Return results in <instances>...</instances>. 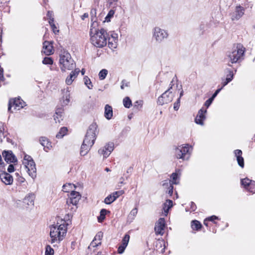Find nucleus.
<instances>
[{"label":"nucleus","mask_w":255,"mask_h":255,"mask_svg":"<svg viewBox=\"0 0 255 255\" xmlns=\"http://www.w3.org/2000/svg\"><path fill=\"white\" fill-rule=\"evenodd\" d=\"M65 221L62 219L50 226V243L55 247L59 244L66 235L67 228Z\"/></svg>","instance_id":"1"},{"label":"nucleus","mask_w":255,"mask_h":255,"mask_svg":"<svg viewBox=\"0 0 255 255\" xmlns=\"http://www.w3.org/2000/svg\"><path fill=\"white\" fill-rule=\"evenodd\" d=\"M90 34L91 42L94 46L102 48L107 45L108 32L104 28L97 30L91 28Z\"/></svg>","instance_id":"2"},{"label":"nucleus","mask_w":255,"mask_h":255,"mask_svg":"<svg viewBox=\"0 0 255 255\" xmlns=\"http://www.w3.org/2000/svg\"><path fill=\"white\" fill-rule=\"evenodd\" d=\"M245 48L241 44H238L232 49V51L229 52L227 55V59L229 61V66H231V64L236 63L242 59Z\"/></svg>","instance_id":"3"},{"label":"nucleus","mask_w":255,"mask_h":255,"mask_svg":"<svg viewBox=\"0 0 255 255\" xmlns=\"http://www.w3.org/2000/svg\"><path fill=\"white\" fill-rule=\"evenodd\" d=\"M59 64L60 69L63 72L66 70H71L76 66V64L70 54L66 51H64L60 55Z\"/></svg>","instance_id":"4"},{"label":"nucleus","mask_w":255,"mask_h":255,"mask_svg":"<svg viewBox=\"0 0 255 255\" xmlns=\"http://www.w3.org/2000/svg\"><path fill=\"white\" fill-rule=\"evenodd\" d=\"M22 164L27 169L26 171L28 175L32 179H34L36 177V168L35 163L32 158L30 156L25 154Z\"/></svg>","instance_id":"5"},{"label":"nucleus","mask_w":255,"mask_h":255,"mask_svg":"<svg viewBox=\"0 0 255 255\" xmlns=\"http://www.w3.org/2000/svg\"><path fill=\"white\" fill-rule=\"evenodd\" d=\"M189 144L180 145L175 147L174 148L175 156L177 159H182V160H188L189 158L190 152Z\"/></svg>","instance_id":"6"},{"label":"nucleus","mask_w":255,"mask_h":255,"mask_svg":"<svg viewBox=\"0 0 255 255\" xmlns=\"http://www.w3.org/2000/svg\"><path fill=\"white\" fill-rule=\"evenodd\" d=\"M97 125L95 123H93L89 126L83 140L84 143L92 142V145L94 144L97 133Z\"/></svg>","instance_id":"7"},{"label":"nucleus","mask_w":255,"mask_h":255,"mask_svg":"<svg viewBox=\"0 0 255 255\" xmlns=\"http://www.w3.org/2000/svg\"><path fill=\"white\" fill-rule=\"evenodd\" d=\"M168 36L167 30L155 27L153 30V38L157 43H161Z\"/></svg>","instance_id":"8"},{"label":"nucleus","mask_w":255,"mask_h":255,"mask_svg":"<svg viewBox=\"0 0 255 255\" xmlns=\"http://www.w3.org/2000/svg\"><path fill=\"white\" fill-rule=\"evenodd\" d=\"M171 88L172 86L158 97L157 100L158 105L162 106L164 104H167L172 101L173 96L172 92H170V89Z\"/></svg>","instance_id":"9"},{"label":"nucleus","mask_w":255,"mask_h":255,"mask_svg":"<svg viewBox=\"0 0 255 255\" xmlns=\"http://www.w3.org/2000/svg\"><path fill=\"white\" fill-rule=\"evenodd\" d=\"M25 105V102L20 98H15L9 100L8 111L12 112L11 108L13 107L14 110H19L23 108Z\"/></svg>","instance_id":"10"},{"label":"nucleus","mask_w":255,"mask_h":255,"mask_svg":"<svg viewBox=\"0 0 255 255\" xmlns=\"http://www.w3.org/2000/svg\"><path fill=\"white\" fill-rule=\"evenodd\" d=\"M107 41H108V46L110 48L112 49L116 48L118 41V34L113 31L108 33Z\"/></svg>","instance_id":"11"},{"label":"nucleus","mask_w":255,"mask_h":255,"mask_svg":"<svg viewBox=\"0 0 255 255\" xmlns=\"http://www.w3.org/2000/svg\"><path fill=\"white\" fill-rule=\"evenodd\" d=\"M114 146L113 143H108L104 147L99 149L98 153L102 155L104 158H106L109 156L112 151L114 150Z\"/></svg>","instance_id":"12"},{"label":"nucleus","mask_w":255,"mask_h":255,"mask_svg":"<svg viewBox=\"0 0 255 255\" xmlns=\"http://www.w3.org/2000/svg\"><path fill=\"white\" fill-rule=\"evenodd\" d=\"M241 184L249 192L255 193V181L246 178L241 180Z\"/></svg>","instance_id":"13"},{"label":"nucleus","mask_w":255,"mask_h":255,"mask_svg":"<svg viewBox=\"0 0 255 255\" xmlns=\"http://www.w3.org/2000/svg\"><path fill=\"white\" fill-rule=\"evenodd\" d=\"M165 226V219L163 218H160L158 219V221L155 223L154 231L157 235H162L164 233V229Z\"/></svg>","instance_id":"14"},{"label":"nucleus","mask_w":255,"mask_h":255,"mask_svg":"<svg viewBox=\"0 0 255 255\" xmlns=\"http://www.w3.org/2000/svg\"><path fill=\"white\" fill-rule=\"evenodd\" d=\"M81 197V195L79 192L72 191L69 196V199L67 201V204L68 205L71 204L73 205H76L78 203Z\"/></svg>","instance_id":"15"},{"label":"nucleus","mask_w":255,"mask_h":255,"mask_svg":"<svg viewBox=\"0 0 255 255\" xmlns=\"http://www.w3.org/2000/svg\"><path fill=\"white\" fill-rule=\"evenodd\" d=\"M245 9L241 5L236 6L235 11L231 13V18L232 20H239L244 14Z\"/></svg>","instance_id":"16"},{"label":"nucleus","mask_w":255,"mask_h":255,"mask_svg":"<svg viewBox=\"0 0 255 255\" xmlns=\"http://www.w3.org/2000/svg\"><path fill=\"white\" fill-rule=\"evenodd\" d=\"M0 179L6 185H11L13 181V177L5 171H3L0 173Z\"/></svg>","instance_id":"17"},{"label":"nucleus","mask_w":255,"mask_h":255,"mask_svg":"<svg viewBox=\"0 0 255 255\" xmlns=\"http://www.w3.org/2000/svg\"><path fill=\"white\" fill-rule=\"evenodd\" d=\"M207 112V110L204 108H201L198 113V114L195 119V122L197 124L200 125L201 126L204 125V121L206 119L205 114Z\"/></svg>","instance_id":"18"},{"label":"nucleus","mask_w":255,"mask_h":255,"mask_svg":"<svg viewBox=\"0 0 255 255\" xmlns=\"http://www.w3.org/2000/svg\"><path fill=\"white\" fill-rule=\"evenodd\" d=\"M2 156L5 161L7 163H15L17 162V159L11 151H4Z\"/></svg>","instance_id":"19"},{"label":"nucleus","mask_w":255,"mask_h":255,"mask_svg":"<svg viewBox=\"0 0 255 255\" xmlns=\"http://www.w3.org/2000/svg\"><path fill=\"white\" fill-rule=\"evenodd\" d=\"M80 71L79 68H75L74 71H72L69 76L67 77L65 80L66 84L70 85L72 84L73 81L76 78Z\"/></svg>","instance_id":"20"},{"label":"nucleus","mask_w":255,"mask_h":255,"mask_svg":"<svg viewBox=\"0 0 255 255\" xmlns=\"http://www.w3.org/2000/svg\"><path fill=\"white\" fill-rule=\"evenodd\" d=\"M129 235L126 234L122 240V244L119 247L118 252L120 254H123L127 248L129 240Z\"/></svg>","instance_id":"21"},{"label":"nucleus","mask_w":255,"mask_h":255,"mask_svg":"<svg viewBox=\"0 0 255 255\" xmlns=\"http://www.w3.org/2000/svg\"><path fill=\"white\" fill-rule=\"evenodd\" d=\"M40 143L43 146V149L48 152L52 148L51 142L45 136H41L39 138Z\"/></svg>","instance_id":"22"},{"label":"nucleus","mask_w":255,"mask_h":255,"mask_svg":"<svg viewBox=\"0 0 255 255\" xmlns=\"http://www.w3.org/2000/svg\"><path fill=\"white\" fill-rule=\"evenodd\" d=\"M43 44L42 52L46 55H50L53 53V46L51 43L45 41Z\"/></svg>","instance_id":"23"},{"label":"nucleus","mask_w":255,"mask_h":255,"mask_svg":"<svg viewBox=\"0 0 255 255\" xmlns=\"http://www.w3.org/2000/svg\"><path fill=\"white\" fill-rule=\"evenodd\" d=\"M234 154L237 158L239 165L243 168L244 167V159L242 157V151L240 149H236L234 151Z\"/></svg>","instance_id":"24"},{"label":"nucleus","mask_w":255,"mask_h":255,"mask_svg":"<svg viewBox=\"0 0 255 255\" xmlns=\"http://www.w3.org/2000/svg\"><path fill=\"white\" fill-rule=\"evenodd\" d=\"M92 146V142L91 143H84L83 141V143L81 145L80 154L82 156H85L86 155Z\"/></svg>","instance_id":"25"},{"label":"nucleus","mask_w":255,"mask_h":255,"mask_svg":"<svg viewBox=\"0 0 255 255\" xmlns=\"http://www.w3.org/2000/svg\"><path fill=\"white\" fill-rule=\"evenodd\" d=\"M113 116V111L112 107L108 104L106 105L105 107L104 116L107 120H110Z\"/></svg>","instance_id":"26"},{"label":"nucleus","mask_w":255,"mask_h":255,"mask_svg":"<svg viewBox=\"0 0 255 255\" xmlns=\"http://www.w3.org/2000/svg\"><path fill=\"white\" fill-rule=\"evenodd\" d=\"M34 194H29L24 198L23 202L28 206H32L34 205Z\"/></svg>","instance_id":"27"},{"label":"nucleus","mask_w":255,"mask_h":255,"mask_svg":"<svg viewBox=\"0 0 255 255\" xmlns=\"http://www.w3.org/2000/svg\"><path fill=\"white\" fill-rule=\"evenodd\" d=\"M63 110L62 109H58L55 112V114L54 115V120L55 123H60V121L62 120L63 118Z\"/></svg>","instance_id":"28"},{"label":"nucleus","mask_w":255,"mask_h":255,"mask_svg":"<svg viewBox=\"0 0 255 255\" xmlns=\"http://www.w3.org/2000/svg\"><path fill=\"white\" fill-rule=\"evenodd\" d=\"M180 177V174H179L177 171L176 172L173 173L170 175V184H179V180Z\"/></svg>","instance_id":"29"},{"label":"nucleus","mask_w":255,"mask_h":255,"mask_svg":"<svg viewBox=\"0 0 255 255\" xmlns=\"http://www.w3.org/2000/svg\"><path fill=\"white\" fill-rule=\"evenodd\" d=\"M173 202L171 200H167L163 205V210L165 215H167L169 210L172 207Z\"/></svg>","instance_id":"30"},{"label":"nucleus","mask_w":255,"mask_h":255,"mask_svg":"<svg viewBox=\"0 0 255 255\" xmlns=\"http://www.w3.org/2000/svg\"><path fill=\"white\" fill-rule=\"evenodd\" d=\"M68 129L66 127H62L60 128L59 131L57 133L56 135V137L57 138H61L65 135L67 134Z\"/></svg>","instance_id":"31"},{"label":"nucleus","mask_w":255,"mask_h":255,"mask_svg":"<svg viewBox=\"0 0 255 255\" xmlns=\"http://www.w3.org/2000/svg\"><path fill=\"white\" fill-rule=\"evenodd\" d=\"M191 228L193 230H198L202 227L200 222L197 220L192 221L191 222Z\"/></svg>","instance_id":"32"},{"label":"nucleus","mask_w":255,"mask_h":255,"mask_svg":"<svg viewBox=\"0 0 255 255\" xmlns=\"http://www.w3.org/2000/svg\"><path fill=\"white\" fill-rule=\"evenodd\" d=\"M108 212L106 209H102L100 211V216L98 217V222L102 223L105 219V216Z\"/></svg>","instance_id":"33"},{"label":"nucleus","mask_w":255,"mask_h":255,"mask_svg":"<svg viewBox=\"0 0 255 255\" xmlns=\"http://www.w3.org/2000/svg\"><path fill=\"white\" fill-rule=\"evenodd\" d=\"M75 186L74 184L70 183L64 184L62 187V190L65 192H69L71 190L75 188Z\"/></svg>","instance_id":"34"},{"label":"nucleus","mask_w":255,"mask_h":255,"mask_svg":"<svg viewBox=\"0 0 255 255\" xmlns=\"http://www.w3.org/2000/svg\"><path fill=\"white\" fill-rule=\"evenodd\" d=\"M84 81L85 85L89 89H92L93 88V86L91 80L87 76H85L84 77Z\"/></svg>","instance_id":"35"},{"label":"nucleus","mask_w":255,"mask_h":255,"mask_svg":"<svg viewBox=\"0 0 255 255\" xmlns=\"http://www.w3.org/2000/svg\"><path fill=\"white\" fill-rule=\"evenodd\" d=\"M123 104L127 108H129L132 105L131 101L129 97H126L123 100Z\"/></svg>","instance_id":"36"},{"label":"nucleus","mask_w":255,"mask_h":255,"mask_svg":"<svg viewBox=\"0 0 255 255\" xmlns=\"http://www.w3.org/2000/svg\"><path fill=\"white\" fill-rule=\"evenodd\" d=\"M108 70L106 69H102L101 70L99 73V79L101 80L105 79L108 74Z\"/></svg>","instance_id":"37"},{"label":"nucleus","mask_w":255,"mask_h":255,"mask_svg":"<svg viewBox=\"0 0 255 255\" xmlns=\"http://www.w3.org/2000/svg\"><path fill=\"white\" fill-rule=\"evenodd\" d=\"M54 251L50 245H47L45 248V255H54Z\"/></svg>","instance_id":"38"},{"label":"nucleus","mask_w":255,"mask_h":255,"mask_svg":"<svg viewBox=\"0 0 255 255\" xmlns=\"http://www.w3.org/2000/svg\"><path fill=\"white\" fill-rule=\"evenodd\" d=\"M115 197H114L112 194L108 196H107L104 200V202L106 204H110L111 203H113L114 201H115Z\"/></svg>","instance_id":"39"},{"label":"nucleus","mask_w":255,"mask_h":255,"mask_svg":"<svg viewBox=\"0 0 255 255\" xmlns=\"http://www.w3.org/2000/svg\"><path fill=\"white\" fill-rule=\"evenodd\" d=\"M53 63V61L51 57H45L42 61V63L45 65H52Z\"/></svg>","instance_id":"40"},{"label":"nucleus","mask_w":255,"mask_h":255,"mask_svg":"<svg viewBox=\"0 0 255 255\" xmlns=\"http://www.w3.org/2000/svg\"><path fill=\"white\" fill-rule=\"evenodd\" d=\"M6 135V132H4V127L1 126L0 127V142L2 141V136L4 138Z\"/></svg>","instance_id":"41"},{"label":"nucleus","mask_w":255,"mask_h":255,"mask_svg":"<svg viewBox=\"0 0 255 255\" xmlns=\"http://www.w3.org/2000/svg\"><path fill=\"white\" fill-rule=\"evenodd\" d=\"M142 101H137L134 103L133 108L137 110H139L142 107Z\"/></svg>","instance_id":"42"},{"label":"nucleus","mask_w":255,"mask_h":255,"mask_svg":"<svg viewBox=\"0 0 255 255\" xmlns=\"http://www.w3.org/2000/svg\"><path fill=\"white\" fill-rule=\"evenodd\" d=\"M115 14V11L114 10H110L108 12L107 15L105 17V21L109 22L110 21V19Z\"/></svg>","instance_id":"43"},{"label":"nucleus","mask_w":255,"mask_h":255,"mask_svg":"<svg viewBox=\"0 0 255 255\" xmlns=\"http://www.w3.org/2000/svg\"><path fill=\"white\" fill-rule=\"evenodd\" d=\"M123 194H124V190H120L118 191H115L113 192L112 195L114 197H115V200H116L119 197L122 195Z\"/></svg>","instance_id":"44"},{"label":"nucleus","mask_w":255,"mask_h":255,"mask_svg":"<svg viewBox=\"0 0 255 255\" xmlns=\"http://www.w3.org/2000/svg\"><path fill=\"white\" fill-rule=\"evenodd\" d=\"M99 245H101V242L95 241V239H94L88 248L89 249L91 248H95L98 246Z\"/></svg>","instance_id":"45"},{"label":"nucleus","mask_w":255,"mask_h":255,"mask_svg":"<svg viewBox=\"0 0 255 255\" xmlns=\"http://www.w3.org/2000/svg\"><path fill=\"white\" fill-rule=\"evenodd\" d=\"M65 91H66V94H65V100L67 101V103H68L70 101V90L69 88H67L66 89L64 90V93L65 92Z\"/></svg>","instance_id":"46"},{"label":"nucleus","mask_w":255,"mask_h":255,"mask_svg":"<svg viewBox=\"0 0 255 255\" xmlns=\"http://www.w3.org/2000/svg\"><path fill=\"white\" fill-rule=\"evenodd\" d=\"M103 238V233L101 232H98L95 236L94 239L95 241L101 242L102 238Z\"/></svg>","instance_id":"47"},{"label":"nucleus","mask_w":255,"mask_h":255,"mask_svg":"<svg viewBox=\"0 0 255 255\" xmlns=\"http://www.w3.org/2000/svg\"><path fill=\"white\" fill-rule=\"evenodd\" d=\"M137 213V208H134L130 211L129 216V217L132 216V218H134V217L136 216Z\"/></svg>","instance_id":"48"},{"label":"nucleus","mask_w":255,"mask_h":255,"mask_svg":"<svg viewBox=\"0 0 255 255\" xmlns=\"http://www.w3.org/2000/svg\"><path fill=\"white\" fill-rule=\"evenodd\" d=\"M180 98H178L177 100V101L174 103V110L175 111H177L179 108V107H180Z\"/></svg>","instance_id":"49"},{"label":"nucleus","mask_w":255,"mask_h":255,"mask_svg":"<svg viewBox=\"0 0 255 255\" xmlns=\"http://www.w3.org/2000/svg\"><path fill=\"white\" fill-rule=\"evenodd\" d=\"M173 186L172 184H170L169 187H168L167 193L170 195L171 196L173 194Z\"/></svg>","instance_id":"50"},{"label":"nucleus","mask_w":255,"mask_h":255,"mask_svg":"<svg viewBox=\"0 0 255 255\" xmlns=\"http://www.w3.org/2000/svg\"><path fill=\"white\" fill-rule=\"evenodd\" d=\"M214 100V99L213 98H212L211 97L208 100H207L205 104H204V105L205 106H206L207 108H208L210 105L212 104L213 101Z\"/></svg>","instance_id":"51"},{"label":"nucleus","mask_w":255,"mask_h":255,"mask_svg":"<svg viewBox=\"0 0 255 255\" xmlns=\"http://www.w3.org/2000/svg\"><path fill=\"white\" fill-rule=\"evenodd\" d=\"M233 76H234V74H233V71L231 70H229L228 74H227V77L226 78V79H228V78L230 79L231 81L233 79Z\"/></svg>","instance_id":"52"},{"label":"nucleus","mask_w":255,"mask_h":255,"mask_svg":"<svg viewBox=\"0 0 255 255\" xmlns=\"http://www.w3.org/2000/svg\"><path fill=\"white\" fill-rule=\"evenodd\" d=\"M231 82L230 79H225V80H223L222 84V88L225 87L226 85H227L229 82Z\"/></svg>","instance_id":"53"},{"label":"nucleus","mask_w":255,"mask_h":255,"mask_svg":"<svg viewBox=\"0 0 255 255\" xmlns=\"http://www.w3.org/2000/svg\"><path fill=\"white\" fill-rule=\"evenodd\" d=\"M7 171L9 173L13 172L14 171V167L13 164H9L7 167Z\"/></svg>","instance_id":"54"},{"label":"nucleus","mask_w":255,"mask_h":255,"mask_svg":"<svg viewBox=\"0 0 255 255\" xmlns=\"http://www.w3.org/2000/svg\"><path fill=\"white\" fill-rule=\"evenodd\" d=\"M128 82H127L126 80H123L122 81V85L121 86V88L122 89H124L125 87H128Z\"/></svg>","instance_id":"55"},{"label":"nucleus","mask_w":255,"mask_h":255,"mask_svg":"<svg viewBox=\"0 0 255 255\" xmlns=\"http://www.w3.org/2000/svg\"><path fill=\"white\" fill-rule=\"evenodd\" d=\"M4 80V78L3 77V69L0 66V80L3 81Z\"/></svg>","instance_id":"56"},{"label":"nucleus","mask_w":255,"mask_h":255,"mask_svg":"<svg viewBox=\"0 0 255 255\" xmlns=\"http://www.w3.org/2000/svg\"><path fill=\"white\" fill-rule=\"evenodd\" d=\"M170 180L168 181V180H165L163 181V183H162V185L163 187H168L169 185H170Z\"/></svg>","instance_id":"57"},{"label":"nucleus","mask_w":255,"mask_h":255,"mask_svg":"<svg viewBox=\"0 0 255 255\" xmlns=\"http://www.w3.org/2000/svg\"><path fill=\"white\" fill-rule=\"evenodd\" d=\"M222 89V87L221 88H219L217 89L215 92L213 94V95L212 96L211 98L214 99V98L217 96V95L218 94V93L221 91V90Z\"/></svg>","instance_id":"58"},{"label":"nucleus","mask_w":255,"mask_h":255,"mask_svg":"<svg viewBox=\"0 0 255 255\" xmlns=\"http://www.w3.org/2000/svg\"><path fill=\"white\" fill-rule=\"evenodd\" d=\"M206 219L208 220V221H209L213 222L215 220L218 219V217L213 215Z\"/></svg>","instance_id":"59"},{"label":"nucleus","mask_w":255,"mask_h":255,"mask_svg":"<svg viewBox=\"0 0 255 255\" xmlns=\"http://www.w3.org/2000/svg\"><path fill=\"white\" fill-rule=\"evenodd\" d=\"M190 206H191V211H194L196 209V206L194 202H191Z\"/></svg>","instance_id":"60"},{"label":"nucleus","mask_w":255,"mask_h":255,"mask_svg":"<svg viewBox=\"0 0 255 255\" xmlns=\"http://www.w3.org/2000/svg\"><path fill=\"white\" fill-rule=\"evenodd\" d=\"M49 23L51 27H54V18H50L49 20Z\"/></svg>","instance_id":"61"},{"label":"nucleus","mask_w":255,"mask_h":255,"mask_svg":"<svg viewBox=\"0 0 255 255\" xmlns=\"http://www.w3.org/2000/svg\"><path fill=\"white\" fill-rule=\"evenodd\" d=\"M54 33H56L59 32V30L57 29L56 25L54 24V27H51Z\"/></svg>","instance_id":"62"},{"label":"nucleus","mask_w":255,"mask_h":255,"mask_svg":"<svg viewBox=\"0 0 255 255\" xmlns=\"http://www.w3.org/2000/svg\"><path fill=\"white\" fill-rule=\"evenodd\" d=\"M88 16L89 15L87 13H85L81 16V18L82 20H84L85 18H87Z\"/></svg>","instance_id":"63"},{"label":"nucleus","mask_w":255,"mask_h":255,"mask_svg":"<svg viewBox=\"0 0 255 255\" xmlns=\"http://www.w3.org/2000/svg\"><path fill=\"white\" fill-rule=\"evenodd\" d=\"M121 181L120 182H119V184H120L121 185H122V184H125L126 183L124 182V179L123 177H121V179H120Z\"/></svg>","instance_id":"64"}]
</instances>
